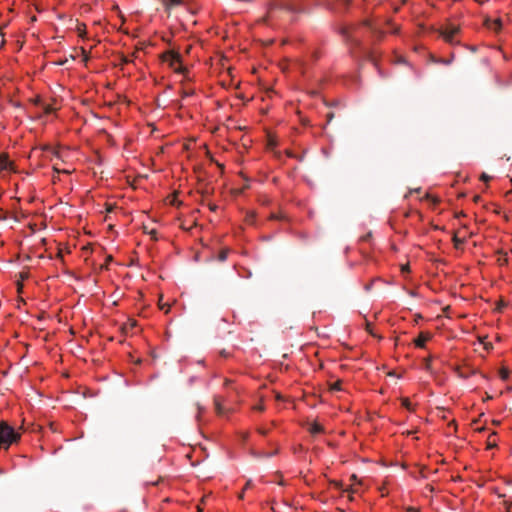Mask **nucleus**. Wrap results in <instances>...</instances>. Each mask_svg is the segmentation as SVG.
Masks as SVG:
<instances>
[{
  "mask_svg": "<svg viewBox=\"0 0 512 512\" xmlns=\"http://www.w3.org/2000/svg\"><path fill=\"white\" fill-rule=\"evenodd\" d=\"M406 271H409V266L408 265H403L402 266V272H406Z\"/></svg>",
  "mask_w": 512,
  "mask_h": 512,
  "instance_id": "nucleus-27",
  "label": "nucleus"
},
{
  "mask_svg": "<svg viewBox=\"0 0 512 512\" xmlns=\"http://www.w3.org/2000/svg\"><path fill=\"white\" fill-rule=\"evenodd\" d=\"M367 331H368L371 335L375 336V334H374V332H373V330H372V328H371L370 323H367Z\"/></svg>",
  "mask_w": 512,
  "mask_h": 512,
  "instance_id": "nucleus-25",
  "label": "nucleus"
},
{
  "mask_svg": "<svg viewBox=\"0 0 512 512\" xmlns=\"http://www.w3.org/2000/svg\"><path fill=\"white\" fill-rule=\"evenodd\" d=\"M424 366H425L426 370H430V367H431V358L430 357H428L424 360Z\"/></svg>",
  "mask_w": 512,
  "mask_h": 512,
  "instance_id": "nucleus-19",
  "label": "nucleus"
},
{
  "mask_svg": "<svg viewBox=\"0 0 512 512\" xmlns=\"http://www.w3.org/2000/svg\"><path fill=\"white\" fill-rule=\"evenodd\" d=\"M216 409H217L218 413H222L221 409H220V406H219V404L217 402H216Z\"/></svg>",
  "mask_w": 512,
  "mask_h": 512,
  "instance_id": "nucleus-31",
  "label": "nucleus"
},
{
  "mask_svg": "<svg viewBox=\"0 0 512 512\" xmlns=\"http://www.w3.org/2000/svg\"><path fill=\"white\" fill-rule=\"evenodd\" d=\"M509 374H510V371L508 368L506 367H502L500 370H499V377L502 379V380H507L509 378Z\"/></svg>",
  "mask_w": 512,
  "mask_h": 512,
  "instance_id": "nucleus-15",
  "label": "nucleus"
},
{
  "mask_svg": "<svg viewBox=\"0 0 512 512\" xmlns=\"http://www.w3.org/2000/svg\"><path fill=\"white\" fill-rule=\"evenodd\" d=\"M197 509H198V512H202V509L200 508V506H198Z\"/></svg>",
  "mask_w": 512,
  "mask_h": 512,
  "instance_id": "nucleus-34",
  "label": "nucleus"
},
{
  "mask_svg": "<svg viewBox=\"0 0 512 512\" xmlns=\"http://www.w3.org/2000/svg\"><path fill=\"white\" fill-rule=\"evenodd\" d=\"M480 179L482 181L487 182V181H489L491 179V177L489 175H487L486 173H482L481 176H480Z\"/></svg>",
  "mask_w": 512,
  "mask_h": 512,
  "instance_id": "nucleus-21",
  "label": "nucleus"
},
{
  "mask_svg": "<svg viewBox=\"0 0 512 512\" xmlns=\"http://www.w3.org/2000/svg\"><path fill=\"white\" fill-rule=\"evenodd\" d=\"M351 481L352 484L349 486V488H344L343 483L340 481H333L332 485L335 488L342 490L343 492H347L349 499L352 500L351 494L357 493L359 491L358 486L361 484V481L358 480L354 474L351 476Z\"/></svg>",
  "mask_w": 512,
  "mask_h": 512,
  "instance_id": "nucleus-5",
  "label": "nucleus"
},
{
  "mask_svg": "<svg viewBox=\"0 0 512 512\" xmlns=\"http://www.w3.org/2000/svg\"><path fill=\"white\" fill-rule=\"evenodd\" d=\"M163 62L167 63L176 73H182L184 67L182 65L181 56L175 51H168L162 55Z\"/></svg>",
  "mask_w": 512,
  "mask_h": 512,
  "instance_id": "nucleus-4",
  "label": "nucleus"
},
{
  "mask_svg": "<svg viewBox=\"0 0 512 512\" xmlns=\"http://www.w3.org/2000/svg\"><path fill=\"white\" fill-rule=\"evenodd\" d=\"M255 409L262 411L264 408L262 405H257V406H255Z\"/></svg>",
  "mask_w": 512,
  "mask_h": 512,
  "instance_id": "nucleus-30",
  "label": "nucleus"
},
{
  "mask_svg": "<svg viewBox=\"0 0 512 512\" xmlns=\"http://www.w3.org/2000/svg\"><path fill=\"white\" fill-rule=\"evenodd\" d=\"M408 512H419V510L411 507L408 509Z\"/></svg>",
  "mask_w": 512,
  "mask_h": 512,
  "instance_id": "nucleus-29",
  "label": "nucleus"
},
{
  "mask_svg": "<svg viewBox=\"0 0 512 512\" xmlns=\"http://www.w3.org/2000/svg\"><path fill=\"white\" fill-rule=\"evenodd\" d=\"M460 27L454 23H446L438 29L440 36L443 40L451 45L458 44L457 35L459 34Z\"/></svg>",
  "mask_w": 512,
  "mask_h": 512,
  "instance_id": "nucleus-3",
  "label": "nucleus"
},
{
  "mask_svg": "<svg viewBox=\"0 0 512 512\" xmlns=\"http://www.w3.org/2000/svg\"><path fill=\"white\" fill-rule=\"evenodd\" d=\"M425 199L431 203L432 206H436L439 203V198L430 194L425 195Z\"/></svg>",
  "mask_w": 512,
  "mask_h": 512,
  "instance_id": "nucleus-16",
  "label": "nucleus"
},
{
  "mask_svg": "<svg viewBox=\"0 0 512 512\" xmlns=\"http://www.w3.org/2000/svg\"><path fill=\"white\" fill-rule=\"evenodd\" d=\"M158 306L161 310L165 311V313H168L169 310H170V307L171 305L166 303V302H163V297L160 296V299H159V302H158Z\"/></svg>",
  "mask_w": 512,
  "mask_h": 512,
  "instance_id": "nucleus-14",
  "label": "nucleus"
},
{
  "mask_svg": "<svg viewBox=\"0 0 512 512\" xmlns=\"http://www.w3.org/2000/svg\"><path fill=\"white\" fill-rule=\"evenodd\" d=\"M485 339H486V337H484V338H480L479 340H480V342L484 345L485 349H488V345H487V343H485V341H484Z\"/></svg>",
  "mask_w": 512,
  "mask_h": 512,
  "instance_id": "nucleus-26",
  "label": "nucleus"
},
{
  "mask_svg": "<svg viewBox=\"0 0 512 512\" xmlns=\"http://www.w3.org/2000/svg\"><path fill=\"white\" fill-rule=\"evenodd\" d=\"M219 257H220V259H221V260H225V259L227 258V252H226V251H222V252L220 253V256H219Z\"/></svg>",
  "mask_w": 512,
  "mask_h": 512,
  "instance_id": "nucleus-24",
  "label": "nucleus"
},
{
  "mask_svg": "<svg viewBox=\"0 0 512 512\" xmlns=\"http://www.w3.org/2000/svg\"><path fill=\"white\" fill-rule=\"evenodd\" d=\"M76 30H77L78 36L80 38L84 39L86 37L87 30H86V25L84 23H78Z\"/></svg>",
  "mask_w": 512,
  "mask_h": 512,
  "instance_id": "nucleus-12",
  "label": "nucleus"
},
{
  "mask_svg": "<svg viewBox=\"0 0 512 512\" xmlns=\"http://www.w3.org/2000/svg\"><path fill=\"white\" fill-rule=\"evenodd\" d=\"M344 33L347 34V35L350 34V32L348 30H344Z\"/></svg>",
  "mask_w": 512,
  "mask_h": 512,
  "instance_id": "nucleus-33",
  "label": "nucleus"
},
{
  "mask_svg": "<svg viewBox=\"0 0 512 512\" xmlns=\"http://www.w3.org/2000/svg\"><path fill=\"white\" fill-rule=\"evenodd\" d=\"M497 446V435L495 432L491 433L486 441V449H493Z\"/></svg>",
  "mask_w": 512,
  "mask_h": 512,
  "instance_id": "nucleus-11",
  "label": "nucleus"
},
{
  "mask_svg": "<svg viewBox=\"0 0 512 512\" xmlns=\"http://www.w3.org/2000/svg\"><path fill=\"white\" fill-rule=\"evenodd\" d=\"M401 404H402V406H403L405 409H407V410H409V411H414V405L412 404V402L410 401V399H409V398H406V397H405V398H402V399H401Z\"/></svg>",
  "mask_w": 512,
  "mask_h": 512,
  "instance_id": "nucleus-13",
  "label": "nucleus"
},
{
  "mask_svg": "<svg viewBox=\"0 0 512 512\" xmlns=\"http://www.w3.org/2000/svg\"><path fill=\"white\" fill-rule=\"evenodd\" d=\"M432 339L430 332H420L418 337L414 340V344L418 348H424L426 343Z\"/></svg>",
  "mask_w": 512,
  "mask_h": 512,
  "instance_id": "nucleus-6",
  "label": "nucleus"
},
{
  "mask_svg": "<svg viewBox=\"0 0 512 512\" xmlns=\"http://www.w3.org/2000/svg\"><path fill=\"white\" fill-rule=\"evenodd\" d=\"M57 257H58V258H61V259H62V257H63V254H62V250H61V249H59V251H58V253H57Z\"/></svg>",
  "mask_w": 512,
  "mask_h": 512,
  "instance_id": "nucleus-28",
  "label": "nucleus"
},
{
  "mask_svg": "<svg viewBox=\"0 0 512 512\" xmlns=\"http://www.w3.org/2000/svg\"><path fill=\"white\" fill-rule=\"evenodd\" d=\"M453 243H454V247L455 248H460L466 241V236L465 235H461V231H457L454 233V236H453Z\"/></svg>",
  "mask_w": 512,
  "mask_h": 512,
  "instance_id": "nucleus-9",
  "label": "nucleus"
},
{
  "mask_svg": "<svg viewBox=\"0 0 512 512\" xmlns=\"http://www.w3.org/2000/svg\"><path fill=\"white\" fill-rule=\"evenodd\" d=\"M308 431L312 434V435H317V434H320V433H323L324 432V428L321 424H319L318 422H313L309 425L308 427Z\"/></svg>",
  "mask_w": 512,
  "mask_h": 512,
  "instance_id": "nucleus-10",
  "label": "nucleus"
},
{
  "mask_svg": "<svg viewBox=\"0 0 512 512\" xmlns=\"http://www.w3.org/2000/svg\"><path fill=\"white\" fill-rule=\"evenodd\" d=\"M6 218L4 210L0 207V220H4Z\"/></svg>",
  "mask_w": 512,
  "mask_h": 512,
  "instance_id": "nucleus-23",
  "label": "nucleus"
},
{
  "mask_svg": "<svg viewBox=\"0 0 512 512\" xmlns=\"http://www.w3.org/2000/svg\"><path fill=\"white\" fill-rule=\"evenodd\" d=\"M20 439V433L8 425L5 421L0 422V448L8 449L13 443Z\"/></svg>",
  "mask_w": 512,
  "mask_h": 512,
  "instance_id": "nucleus-2",
  "label": "nucleus"
},
{
  "mask_svg": "<svg viewBox=\"0 0 512 512\" xmlns=\"http://www.w3.org/2000/svg\"><path fill=\"white\" fill-rule=\"evenodd\" d=\"M81 53L84 57V60L87 61L89 59V54L83 47L81 48Z\"/></svg>",
  "mask_w": 512,
  "mask_h": 512,
  "instance_id": "nucleus-22",
  "label": "nucleus"
},
{
  "mask_svg": "<svg viewBox=\"0 0 512 512\" xmlns=\"http://www.w3.org/2000/svg\"><path fill=\"white\" fill-rule=\"evenodd\" d=\"M47 153H50L52 155L51 162H52V168L55 174H71L75 168L72 167L71 164H69L66 161V158L68 156L69 151L67 149L63 148H50L47 147L45 149Z\"/></svg>",
  "mask_w": 512,
  "mask_h": 512,
  "instance_id": "nucleus-1",
  "label": "nucleus"
},
{
  "mask_svg": "<svg viewBox=\"0 0 512 512\" xmlns=\"http://www.w3.org/2000/svg\"><path fill=\"white\" fill-rule=\"evenodd\" d=\"M138 323L135 319H128L124 324H123V331L126 333V334H133L135 333V328L137 327Z\"/></svg>",
  "mask_w": 512,
  "mask_h": 512,
  "instance_id": "nucleus-8",
  "label": "nucleus"
},
{
  "mask_svg": "<svg viewBox=\"0 0 512 512\" xmlns=\"http://www.w3.org/2000/svg\"><path fill=\"white\" fill-rule=\"evenodd\" d=\"M53 182L55 183L57 180H58V177H56V175H53Z\"/></svg>",
  "mask_w": 512,
  "mask_h": 512,
  "instance_id": "nucleus-32",
  "label": "nucleus"
},
{
  "mask_svg": "<svg viewBox=\"0 0 512 512\" xmlns=\"http://www.w3.org/2000/svg\"><path fill=\"white\" fill-rule=\"evenodd\" d=\"M341 384H342V383H341L340 381H337V382H335V383L332 385L331 389H332V390H341Z\"/></svg>",
  "mask_w": 512,
  "mask_h": 512,
  "instance_id": "nucleus-20",
  "label": "nucleus"
},
{
  "mask_svg": "<svg viewBox=\"0 0 512 512\" xmlns=\"http://www.w3.org/2000/svg\"><path fill=\"white\" fill-rule=\"evenodd\" d=\"M500 256L498 258V263L500 265H506L508 263V258L506 253L499 252Z\"/></svg>",
  "mask_w": 512,
  "mask_h": 512,
  "instance_id": "nucleus-17",
  "label": "nucleus"
},
{
  "mask_svg": "<svg viewBox=\"0 0 512 512\" xmlns=\"http://www.w3.org/2000/svg\"><path fill=\"white\" fill-rule=\"evenodd\" d=\"M12 163L9 161L7 155L1 154L0 155V175L3 172L9 171L11 169Z\"/></svg>",
  "mask_w": 512,
  "mask_h": 512,
  "instance_id": "nucleus-7",
  "label": "nucleus"
},
{
  "mask_svg": "<svg viewBox=\"0 0 512 512\" xmlns=\"http://www.w3.org/2000/svg\"><path fill=\"white\" fill-rule=\"evenodd\" d=\"M56 111V108L53 107L52 105H46L44 106V110H43V113L44 115H49V114H52Z\"/></svg>",
  "mask_w": 512,
  "mask_h": 512,
  "instance_id": "nucleus-18",
  "label": "nucleus"
}]
</instances>
